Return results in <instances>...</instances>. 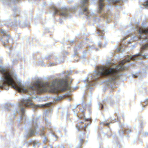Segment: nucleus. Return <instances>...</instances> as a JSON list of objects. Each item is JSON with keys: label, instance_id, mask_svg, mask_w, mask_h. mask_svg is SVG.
<instances>
[{"label": "nucleus", "instance_id": "f257e3e1", "mask_svg": "<svg viewBox=\"0 0 148 148\" xmlns=\"http://www.w3.org/2000/svg\"><path fill=\"white\" fill-rule=\"evenodd\" d=\"M32 85V86L30 87V89L36 91L38 94H40L46 92L48 88L50 89L52 92L58 94L70 90L71 88L69 84L68 79L67 77L55 79L50 83L43 82L38 80Z\"/></svg>", "mask_w": 148, "mask_h": 148}, {"label": "nucleus", "instance_id": "f03ea898", "mask_svg": "<svg viewBox=\"0 0 148 148\" xmlns=\"http://www.w3.org/2000/svg\"><path fill=\"white\" fill-rule=\"evenodd\" d=\"M142 54L139 53L134 55L133 56L129 58L128 59L124 60L121 62L119 65L115 68H111L107 69L105 66H102L99 67L97 75L99 76L109 77L111 81H114L119 78V75L118 72L125 70L123 64L126 62H129L130 60L134 61L136 60L134 57L141 56Z\"/></svg>", "mask_w": 148, "mask_h": 148}, {"label": "nucleus", "instance_id": "7ed1b4c3", "mask_svg": "<svg viewBox=\"0 0 148 148\" xmlns=\"http://www.w3.org/2000/svg\"><path fill=\"white\" fill-rule=\"evenodd\" d=\"M1 72L3 75V80L0 82V87L2 89L8 90L9 86H11L12 88L19 92L26 93L28 92V90L25 88L21 84H19L18 85L16 84L13 79L14 75L12 73L3 69L1 70Z\"/></svg>", "mask_w": 148, "mask_h": 148}, {"label": "nucleus", "instance_id": "20e7f679", "mask_svg": "<svg viewBox=\"0 0 148 148\" xmlns=\"http://www.w3.org/2000/svg\"><path fill=\"white\" fill-rule=\"evenodd\" d=\"M139 33L141 34L140 38L141 39H147L148 38V28L143 29L140 28L139 30ZM148 48V42L142 46V50L147 49Z\"/></svg>", "mask_w": 148, "mask_h": 148}, {"label": "nucleus", "instance_id": "39448f33", "mask_svg": "<svg viewBox=\"0 0 148 148\" xmlns=\"http://www.w3.org/2000/svg\"><path fill=\"white\" fill-rule=\"evenodd\" d=\"M54 14H56L59 13L60 16H65L67 15V11L66 10L58 9L56 8H54Z\"/></svg>", "mask_w": 148, "mask_h": 148}, {"label": "nucleus", "instance_id": "423d86ee", "mask_svg": "<svg viewBox=\"0 0 148 148\" xmlns=\"http://www.w3.org/2000/svg\"><path fill=\"white\" fill-rule=\"evenodd\" d=\"M32 105V103L31 100L30 99H23L21 101L20 105L21 106H24L25 107H27Z\"/></svg>", "mask_w": 148, "mask_h": 148}, {"label": "nucleus", "instance_id": "0eeeda50", "mask_svg": "<svg viewBox=\"0 0 148 148\" xmlns=\"http://www.w3.org/2000/svg\"><path fill=\"white\" fill-rule=\"evenodd\" d=\"M104 0H99V9L98 10L99 13H101L103 10V8L104 6V3L103 2Z\"/></svg>", "mask_w": 148, "mask_h": 148}, {"label": "nucleus", "instance_id": "6e6552de", "mask_svg": "<svg viewBox=\"0 0 148 148\" xmlns=\"http://www.w3.org/2000/svg\"><path fill=\"white\" fill-rule=\"evenodd\" d=\"M84 123L83 122H80L78 123L76 125V127L79 131H82V130L81 129V127L82 126L81 125L83 124Z\"/></svg>", "mask_w": 148, "mask_h": 148}, {"label": "nucleus", "instance_id": "1a4fd4ad", "mask_svg": "<svg viewBox=\"0 0 148 148\" xmlns=\"http://www.w3.org/2000/svg\"><path fill=\"white\" fill-rule=\"evenodd\" d=\"M66 97V95H64L62 96H59L57 98L56 100L57 101H60L62 100L63 99L65 98Z\"/></svg>", "mask_w": 148, "mask_h": 148}, {"label": "nucleus", "instance_id": "9d476101", "mask_svg": "<svg viewBox=\"0 0 148 148\" xmlns=\"http://www.w3.org/2000/svg\"><path fill=\"white\" fill-rule=\"evenodd\" d=\"M87 127V125L85 124V125L84 127H81V129L82 130V131H84L85 132L86 131V128Z\"/></svg>", "mask_w": 148, "mask_h": 148}, {"label": "nucleus", "instance_id": "9b49d317", "mask_svg": "<svg viewBox=\"0 0 148 148\" xmlns=\"http://www.w3.org/2000/svg\"><path fill=\"white\" fill-rule=\"evenodd\" d=\"M0 32L3 34L4 36L6 35V33L2 29H0Z\"/></svg>", "mask_w": 148, "mask_h": 148}, {"label": "nucleus", "instance_id": "f8f14e48", "mask_svg": "<svg viewBox=\"0 0 148 148\" xmlns=\"http://www.w3.org/2000/svg\"><path fill=\"white\" fill-rule=\"evenodd\" d=\"M35 131V130L31 131V133L29 135V136H33L34 135Z\"/></svg>", "mask_w": 148, "mask_h": 148}, {"label": "nucleus", "instance_id": "ddd939ff", "mask_svg": "<svg viewBox=\"0 0 148 148\" xmlns=\"http://www.w3.org/2000/svg\"><path fill=\"white\" fill-rule=\"evenodd\" d=\"M143 5L144 6H148V0H147L145 2L143 3Z\"/></svg>", "mask_w": 148, "mask_h": 148}, {"label": "nucleus", "instance_id": "4468645a", "mask_svg": "<svg viewBox=\"0 0 148 148\" xmlns=\"http://www.w3.org/2000/svg\"><path fill=\"white\" fill-rule=\"evenodd\" d=\"M95 75H93L92 76V78L93 79L91 81H93L94 80H96L99 78H95Z\"/></svg>", "mask_w": 148, "mask_h": 148}, {"label": "nucleus", "instance_id": "2eb2a0df", "mask_svg": "<svg viewBox=\"0 0 148 148\" xmlns=\"http://www.w3.org/2000/svg\"><path fill=\"white\" fill-rule=\"evenodd\" d=\"M88 2V0H83V3L84 4H87Z\"/></svg>", "mask_w": 148, "mask_h": 148}, {"label": "nucleus", "instance_id": "dca6fc26", "mask_svg": "<svg viewBox=\"0 0 148 148\" xmlns=\"http://www.w3.org/2000/svg\"><path fill=\"white\" fill-rule=\"evenodd\" d=\"M97 31H98L97 33L99 34H100L101 33L103 34V32H104V31H102L99 30V29L97 30Z\"/></svg>", "mask_w": 148, "mask_h": 148}, {"label": "nucleus", "instance_id": "f3484780", "mask_svg": "<svg viewBox=\"0 0 148 148\" xmlns=\"http://www.w3.org/2000/svg\"><path fill=\"white\" fill-rule=\"evenodd\" d=\"M103 124L104 125L108 126L110 124V123H103Z\"/></svg>", "mask_w": 148, "mask_h": 148}, {"label": "nucleus", "instance_id": "a211bd4d", "mask_svg": "<svg viewBox=\"0 0 148 148\" xmlns=\"http://www.w3.org/2000/svg\"><path fill=\"white\" fill-rule=\"evenodd\" d=\"M128 130L127 129H126L123 132H124V133H128V132H131L130 130H128V132H127Z\"/></svg>", "mask_w": 148, "mask_h": 148}, {"label": "nucleus", "instance_id": "6ab92c4d", "mask_svg": "<svg viewBox=\"0 0 148 148\" xmlns=\"http://www.w3.org/2000/svg\"><path fill=\"white\" fill-rule=\"evenodd\" d=\"M84 12H86L88 13V12L87 11V8H85L84 10Z\"/></svg>", "mask_w": 148, "mask_h": 148}, {"label": "nucleus", "instance_id": "aec40b11", "mask_svg": "<svg viewBox=\"0 0 148 148\" xmlns=\"http://www.w3.org/2000/svg\"><path fill=\"white\" fill-rule=\"evenodd\" d=\"M24 108H21V111L22 113H23L24 112Z\"/></svg>", "mask_w": 148, "mask_h": 148}, {"label": "nucleus", "instance_id": "412c9836", "mask_svg": "<svg viewBox=\"0 0 148 148\" xmlns=\"http://www.w3.org/2000/svg\"><path fill=\"white\" fill-rule=\"evenodd\" d=\"M146 58V56L145 55H144L143 56L142 59H145Z\"/></svg>", "mask_w": 148, "mask_h": 148}, {"label": "nucleus", "instance_id": "4be33fe9", "mask_svg": "<svg viewBox=\"0 0 148 148\" xmlns=\"http://www.w3.org/2000/svg\"><path fill=\"white\" fill-rule=\"evenodd\" d=\"M84 141V139H81L80 140V142L81 143H82Z\"/></svg>", "mask_w": 148, "mask_h": 148}, {"label": "nucleus", "instance_id": "5701e85b", "mask_svg": "<svg viewBox=\"0 0 148 148\" xmlns=\"http://www.w3.org/2000/svg\"><path fill=\"white\" fill-rule=\"evenodd\" d=\"M103 106L102 105V106H101V109H103Z\"/></svg>", "mask_w": 148, "mask_h": 148}, {"label": "nucleus", "instance_id": "b1692460", "mask_svg": "<svg viewBox=\"0 0 148 148\" xmlns=\"http://www.w3.org/2000/svg\"><path fill=\"white\" fill-rule=\"evenodd\" d=\"M38 106H35V108H36V107H37Z\"/></svg>", "mask_w": 148, "mask_h": 148}, {"label": "nucleus", "instance_id": "393cba45", "mask_svg": "<svg viewBox=\"0 0 148 148\" xmlns=\"http://www.w3.org/2000/svg\"><path fill=\"white\" fill-rule=\"evenodd\" d=\"M7 42H8V43L9 42L8 40H7Z\"/></svg>", "mask_w": 148, "mask_h": 148}, {"label": "nucleus", "instance_id": "a878e982", "mask_svg": "<svg viewBox=\"0 0 148 148\" xmlns=\"http://www.w3.org/2000/svg\"><path fill=\"white\" fill-rule=\"evenodd\" d=\"M85 133H84V135H85Z\"/></svg>", "mask_w": 148, "mask_h": 148}, {"label": "nucleus", "instance_id": "bb28decb", "mask_svg": "<svg viewBox=\"0 0 148 148\" xmlns=\"http://www.w3.org/2000/svg\"><path fill=\"white\" fill-rule=\"evenodd\" d=\"M147 102H148V100H147Z\"/></svg>", "mask_w": 148, "mask_h": 148}, {"label": "nucleus", "instance_id": "cd10ccee", "mask_svg": "<svg viewBox=\"0 0 148 148\" xmlns=\"http://www.w3.org/2000/svg\"><path fill=\"white\" fill-rule=\"evenodd\" d=\"M79 148H81V147H79Z\"/></svg>", "mask_w": 148, "mask_h": 148}]
</instances>
